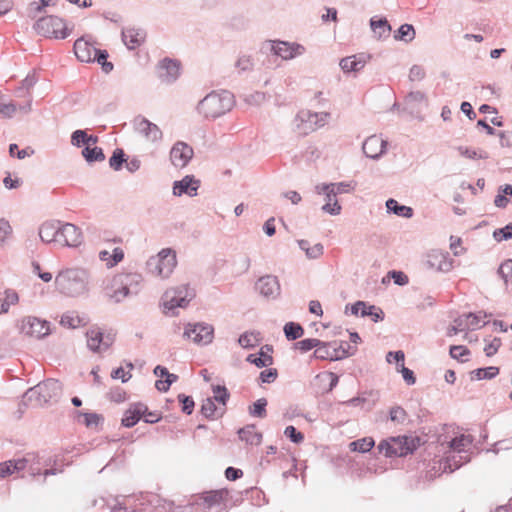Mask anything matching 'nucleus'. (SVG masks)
Instances as JSON below:
<instances>
[{"label":"nucleus","mask_w":512,"mask_h":512,"mask_svg":"<svg viewBox=\"0 0 512 512\" xmlns=\"http://www.w3.org/2000/svg\"><path fill=\"white\" fill-rule=\"evenodd\" d=\"M143 278L135 272H119L109 278L104 285L105 295L114 302H120L129 295L137 294Z\"/></svg>","instance_id":"1"},{"label":"nucleus","mask_w":512,"mask_h":512,"mask_svg":"<svg viewBox=\"0 0 512 512\" xmlns=\"http://www.w3.org/2000/svg\"><path fill=\"white\" fill-rule=\"evenodd\" d=\"M89 273L79 267L61 270L55 277L56 289L69 297L79 296L88 290Z\"/></svg>","instance_id":"2"},{"label":"nucleus","mask_w":512,"mask_h":512,"mask_svg":"<svg viewBox=\"0 0 512 512\" xmlns=\"http://www.w3.org/2000/svg\"><path fill=\"white\" fill-rule=\"evenodd\" d=\"M473 443V437L470 434L459 433L448 442L449 450L446 457L441 462L443 464V472H453L467 463L470 458L467 455L468 450Z\"/></svg>","instance_id":"3"},{"label":"nucleus","mask_w":512,"mask_h":512,"mask_svg":"<svg viewBox=\"0 0 512 512\" xmlns=\"http://www.w3.org/2000/svg\"><path fill=\"white\" fill-rule=\"evenodd\" d=\"M234 103V96L230 92H212L199 102L197 110L205 118L214 119L230 111Z\"/></svg>","instance_id":"4"},{"label":"nucleus","mask_w":512,"mask_h":512,"mask_svg":"<svg viewBox=\"0 0 512 512\" xmlns=\"http://www.w3.org/2000/svg\"><path fill=\"white\" fill-rule=\"evenodd\" d=\"M34 29L46 38L65 39L72 33L73 26L61 17L50 15L37 20Z\"/></svg>","instance_id":"5"},{"label":"nucleus","mask_w":512,"mask_h":512,"mask_svg":"<svg viewBox=\"0 0 512 512\" xmlns=\"http://www.w3.org/2000/svg\"><path fill=\"white\" fill-rule=\"evenodd\" d=\"M420 445V438L413 436L391 437L379 444V450L387 457H403L413 453Z\"/></svg>","instance_id":"6"},{"label":"nucleus","mask_w":512,"mask_h":512,"mask_svg":"<svg viewBox=\"0 0 512 512\" xmlns=\"http://www.w3.org/2000/svg\"><path fill=\"white\" fill-rule=\"evenodd\" d=\"M176 265V253L170 248L162 249L156 256L151 257L147 262L149 272L160 278L169 277Z\"/></svg>","instance_id":"7"},{"label":"nucleus","mask_w":512,"mask_h":512,"mask_svg":"<svg viewBox=\"0 0 512 512\" xmlns=\"http://www.w3.org/2000/svg\"><path fill=\"white\" fill-rule=\"evenodd\" d=\"M330 114L326 112L315 113L310 110H301L295 119V127L299 135H307L323 127L329 120Z\"/></svg>","instance_id":"8"},{"label":"nucleus","mask_w":512,"mask_h":512,"mask_svg":"<svg viewBox=\"0 0 512 512\" xmlns=\"http://www.w3.org/2000/svg\"><path fill=\"white\" fill-rule=\"evenodd\" d=\"M193 293L188 285H180L165 291L162 297V305L165 310H174L177 307H185Z\"/></svg>","instance_id":"9"},{"label":"nucleus","mask_w":512,"mask_h":512,"mask_svg":"<svg viewBox=\"0 0 512 512\" xmlns=\"http://www.w3.org/2000/svg\"><path fill=\"white\" fill-rule=\"evenodd\" d=\"M62 391V386L57 380L49 379L45 382L39 383L34 388L30 389L31 395L37 396L40 403H47L57 400Z\"/></svg>","instance_id":"10"},{"label":"nucleus","mask_w":512,"mask_h":512,"mask_svg":"<svg viewBox=\"0 0 512 512\" xmlns=\"http://www.w3.org/2000/svg\"><path fill=\"white\" fill-rule=\"evenodd\" d=\"M115 335L109 331L104 332L99 327H93L87 332V345L93 351H104L114 342Z\"/></svg>","instance_id":"11"},{"label":"nucleus","mask_w":512,"mask_h":512,"mask_svg":"<svg viewBox=\"0 0 512 512\" xmlns=\"http://www.w3.org/2000/svg\"><path fill=\"white\" fill-rule=\"evenodd\" d=\"M213 327L207 324H188L184 331V337L196 344L206 345L212 342Z\"/></svg>","instance_id":"12"},{"label":"nucleus","mask_w":512,"mask_h":512,"mask_svg":"<svg viewBox=\"0 0 512 512\" xmlns=\"http://www.w3.org/2000/svg\"><path fill=\"white\" fill-rule=\"evenodd\" d=\"M271 51L283 60H291L305 52V47L299 43L272 40Z\"/></svg>","instance_id":"13"},{"label":"nucleus","mask_w":512,"mask_h":512,"mask_svg":"<svg viewBox=\"0 0 512 512\" xmlns=\"http://www.w3.org/2000/svg\"><path fill=\"white\" fill-rule=\"evenodd\" d=\"M193 148L183 141L176 142L170 150V161L176 168H184L193 158Z\"/></svg>","instance_id":"14"},{"label":"nucleus","mask_w":512,"mask_h":512,"mask_svg":"<svg viewBox=\"0 0 512 512\" xmlns=\"http://www.w3.org/2000/svg\"><path fill=\"white\" fill-rule=\"evenodd\" d=\"M21 331L27 336L39 339L50 333V326L45 320L27 317L21 322Z\"/></svg>","instance_id":"15"},{"label":"nucleus","mask_w":512,"mask_h":512,"mask_svg":"<svg viewBox=\"0 0 512 512\" xmlns=\"http://www.w3.org/2000/svg\"><path fill=\"white\" fill-rule=\"evenodd\" d=\"M347 356L345 348L337 343H324L319 340V345L316 346L314 357L321 360H338Z\"/></svg>","instance_id":"16"},{"label":"nucleus","mask_w":512,"mask_h":512,"mask_svg":"<svg viewBox=\"0 0 512 512\" xmlns=\"http://www.w3.org/2000/svg\"><path fill=\"white\" fill-rule=\"evenodd\" d=\"M180 67L178 60L164 58L157 65L158 76L165 82H172L180 75Z\"/></svg>","instance_id":"17"},{"label":"nucleus","mask_w":512,"mask_h":512,"mask_svg":"<svg viewBox=\"0 0 512 512\" xmlns=\"http://www.w3.org/2000/svg\"><path fill=\"white\" fill-rule=\"evenodd\" d=\"M427 264L432 269L447 272L452 269L453 260L448 252L435 249L427 255Z\"/></svg>","instance_id":"18"},{"label":"nucleus","mask_w":512,"mask_h":512,"mask_svg":"<svg viewBox=\"0 0 512 512\" xmlns=\"http://www.w3.org/2000/svg\"><path fill=\"white\" fill-rule=\"evenodd\" d=\"M135 128L138 133H140L146 138V140L150 142H157L162 139L163 134L160 128L145 118H137L135 120Z\"/></svg>","instance_id":"19"},{"label":"nucleus","mask_w":512,"mask_h":512,"mask_svg":"<svg viewBox=\"0 0 512 512\" xmlns=\"http://www.w3.org/2000/svg\"><path fill=\"white\" fill-rule=\"evenodd\" d=\"M98 49L91 43L80 38L74 43V53L81 62H93L98 55Z\"/></svg>","instance_id":"20"},{"label":"nucleus","mask_w":512,"mask_h":512,"mask_svg":"<svg viewBox=\"0 0 512 512\" xmlns=\"http://www.w3.org/2000/svg\"><path fill=\"white\" fill-rule=\"evenodd\" d=\"M59 242L76 247L82 242V233L74 224L66 223L61 226Z\"/></svg>","instance_id":"21"},{"label":"nucleus","mask_w":512,"mask_h":512,"mask_svg":"<svg viewBox=\"0 0 512 512\" xmlns=\"http://www.w3.org/2000/svg\"><path fill=\"white\" fill-rule=\"evenodd\" d=\"M386 141L377 135L368 137L363 143V152L367 157L377 158L384 152Z\"/></svg>","instance_id":"22"},{"label":"nucleus","mask_w":512,"mask_h":512,"mask_svg":"<svg viewBox=\"0 0 512 512\" xmlns=\"http://www.w3.org/2000/svg\"><path fill=\"white\" fill-rule=\"evenodd\" d=\"M370 56L364 53L352 55L341 59L340 67L345 73L357 72L364 68Z\"/></svg>","instance_id":"23"},{"label":"nucleus","mask_w":512,"mask_h":512,"mask_svg":"<svg viewBox=\"0 0 512 512\" xmlns=\"http://www.w3.org/2000/svg\"><path fill=\"white\" fill-rule=\"evenodd\" d=\"M147 412V406L142 403H135L124 412L122 417V425L125 427H133L142 419L143 413Z\"/></svg>","instance_id":"24"},{"label":"nucleus","mask_w":512,"mask_h":512,"mask_svg":"<svg viewBox=\"0 0 512 512\" xmlns=\"http://www.w3.org/2000/svg\"><path fill=\"white\" fill-rule=\"evenodd\" d=\"M199 188V180L192 176H185L181 181H177L173 186L174 195L181 196L188 194L190 196L196 195Z\"/></svg>","instance_id":"25"},{"label":"nucleus","mask_w":512,"mask_h":512,"mask_svg":"<svg viewBox=\"0 0 512 512\" xmlns=\"http://www.w3.org/2000/svg\"><path fill=\"white\" fill-rule=\"evenodd\" d=\"M272 353V346L264 345L258 353L248 355L246 360L259 368L268 367L273 364Z\"/></svg>","instance_id":"26"},{"label":"nucleus","mask_w":512,"mask_h":512,"mask_svg":"<svg viewBox=\"0 0 512 512\" xmlns=\"http://www.w3.org/2000/svg\"><path fill=\"white\" fill-rule=\"evenodd\" d=\"M89 318L85 314H79L76 311H69L62 315L60 324L69 329H76L85 326Z\"/></svg>","instance_id":"27"},{"label":"nucleus","mask_w":512,"mask_h":512,"mask_svg":"<svg viewBox=\"0 0 512 512\" xmlns=\"http://www.w3.org/2000/svg\"><path fill=\"white\" fill-rule=\"evenodd\" d=\"M61 227L58 223L47 221L44 222L39 229V236L43 242L51 243L58 241L60 238Z\"/></svg>","instance_id":"28"},{"label":"nucleus","mask_w":512,"mask_h":512,"mask_svg":"<svg viewBox=\"0 0 512 512\" xmlns=\"http://www.w3.org/2000/svg\"><path fill=\"white\" fill-rule=\"evenodd\" d=\"M123 41L129 49H135L140 46L145 40V34L143 31L128 28L122 32Z\"/></svg>","instance_id":"29"},{"label":"nucleus","mask_w":512,"mask_h":512,"mask_svg":"<svg viewBox=\"0 0 512 512\" xmlns=\"http://www.w3.org/2000/svg\"><path fill=\"white\" fill-rule=\"evenodd\" d=\"M99 259L106 264L108 268H113L124 259V250L116 247L112 253L107 250L99 252Z\"/></svg>","instance_id":"30"},{"label":"nucleus","mask_w":512,"mask_h":512,"mask_svg":"<svg viewBox=\"0 0 512 512\" xmlns=\"http://www.w3.org/2000/svg\"><path fill=\"white\" fill-rule=\"evenodd\" d=\"M350 184L338 183V184H323L318 185L316 187L317 192L319 194H324L328 197L329 201L332 200V197H336L338 193L348 192L350 190Z\"/></svg>","instance_id":"31"},{"label":"nucleus","mask_w":512,"mask_h":512,"mask_svg":"<svg viewBox=\"0 0 512 512\" xmlns=\"http://www.w3.org/2000/svg\"><path fill=\"white\" fill-rule=\"evenodd\" d=\"M154 374L157 377H166L165 380H157L156 381V388L159 391H167L170 387V385L177 380V376L175 374H171L168 372V370L165 367L157 366L154 369Z\"/></svg>","instance_id":"32"},{"label":"nucleus","mask_w":512,"mask_h":512,"mask_svg":"<svg viewBox=\"0 0 512 512\" xmlns=\"http://www.w3.org/2000/svg\"><path fill=\"white\" fill-rule=\"evenodd\" d=\"M238 434L242 441L250 445H259L262 441V434L257 431L255 425H248L240 429Z\"/></svg>","instance_id":"33"},{"label":"nucleus","mask_w":512,"mask_h":512,"mask_svg":"<svg viewBox=\"0 0 512 512\" xmlns=\"http://www.w3.org/2000/svg\"><path fill=\"white\" fill-rule=\"evenodd\" d=\"M27 464L26 459H18V460H9L3 463H0V476L6 477L12 475L15 472L21 471L25 469Z\"/></svg>","instance_id":"34"},{"label":"nucleus","mask_w":512,"mask_h":512,"mask_svg":"<svg viewBox=\"0 0 512 512\" xmlns=\"http://www.w3.org/2000/svg\"><path fill=\"white\" fill-rule=\"evenodd\" d=\"M201 412L207 418H214L224 412V407L218 405L211 397H208L202 403Z\"/></svg>","instance_id":"35"},{"label":"nucleus","mask_w":512,"mask_h":512,"mask_svg":"<svg viewBox=\"0 0 512 512\" xmlns=\"http://www.w3.org/2000/svg\"><path fill=\"white\" fill-rule=\"evenodd\" d=\"M258 288L263 295L271 296L277 292L279 285L275 277L265 276L259 279Z\"/></svg>","instance_id":"36"},{"label":"nucleus","mask_w":512,"mask_h":512,"mask_svg":"<svg viewBox=\"0 0 512 512\" xmlns=\"http://www.w3.org/2000/svg\"><path fill=\"white\" fill-rule=\"evenodd\" d=\"M352 313L355 315L372 316L374 321L380 318L381 311L374 306H367L364 302L359 301L352 306Z\"/></svg>","instance_id":"37"},{"label":"nucleus","mask_w":512,"mask_h":512,"mask_svg":"<svg viewBox=\"0 0 512 512\" xmlns=\"http://www.w3.org/2000/svg\"><path fill=\"white\" fill-rule=\"evenodd\" d=\"M262 341L261 334L256 331L245 332L239 337V344L243 348H253Z\"/></svg>","instance_id":"38"},{"label":"nucleus","mask_w":512,"mask_h":512,"mask_svg":"<svg viewBox=\"0 0 512 512\" xmlns=\"http://www.w3.org/2000/svg\"><path fill=\"white\" fill-rule=\"evenodd\" d=\"M387 209L393 211L396 215L410 218L413 215L412 208L404 205H399L394 199H389L386 202Z\"/></svg>","instance_id":"39"},{"label":"nucleus","mask_w":512,"mask_h":512,"mask_svg":"<svg viewBox=\"0 0 512 512\" xmlns=\"http://www.w3.org/2000/svg\"><path fill=\"white\" fill-rule=\"evenodd\" d=\"M371 28L378 38L387 37L391 31L386 19H371Z\"/></svg>","instance_id":"40"},{"label":"nucleus","mask_w":512,"mask_h":512,"mask_svg":"<svg viewBox=\"0 0 512 512\" xmlns=\"http://www.w3.org/2000/svg\"><path fill=\"white\" fill-rule=\"evenodd\" d=\"M92 145L93 144H89L82 151L84 158L88 162L104 160L105 156H104L102 149L97 146H92Z\"/></svg>","instance_id":"41"},{"label":"nucleus","mask_w":512,"mask_h":512,"mask_svg":"<svg viewBox=\"0 0 512 512\" xmlns=\"http://www.w3.org/2000/svg\"><path fill=\"white\" fill-rule=\"evenodd\" d=\"M284 333L287 339L296 340L304 334V329L298 323L289 322L284 326Z\"/></svg>","instance_id":"42"},{"label":"nucleus","mask_w":512,"mask_h":512,"mask_svg":"<svg viewBox=\"0 0 512 512\" xmlns=\"http://www.w3.org/2000/svg\"><path fill=\"white\" fill-rule=\"evenodd\" d=\"M96 141V137L87 135V133L83 130H76L72 134V143L76 146H80L81 144H85L86 146H88L89 144H95Z\"/></svg>","instance_id":"43"},{"label":"nucleus","mask_w":512,"mask_h":512,"mask_svg":"<svg viewBox=\"0 0 512 512\" xmlns=\"http://www.w3.org/2000/svg\"><path fill=\"white\" fill-rule=\"evenodd\" d=\"M212 392L213 397L211 398L214 399L218 403V405H221L222 407L225 408L226 402L229 398V393L226 387L221 385H213Z\"/></svg>","instance_id":"44"},{"label":"nucleus","mask_w":512,"mask_h":512,"mask_svg":"<svg viewBox=\"0 0 512 512\" xmlns=\"http://www.w3.org/2000/svg\"><path fill=\"white\" fill-rule=\"evenodd\" d=\"M57 4V0H40V2H32L29 5L28 13L31 17L37 16L46 7H53Z\"/></svg>","instance_id":"45"},{"label":"nucleus","mask_w":512,"mask_h":512,"mask_svg":"<svg viewBox=\"0 0 512 512\" xmlns=\"http://www.w3.org/2000/svg\"><path fill=\"white\" fill-rule=\"evenodd\" d=\"M415 37V30L410 24H403L397 31L395 35V39L409 42L412 41Z\"/></svg>","instance_id":"46"},{"label":"nucleus","mask_w":512,"mask_h":512,"mask_svg":"<svg viewBox=\"0 0 512 512\" xmlns=\"http://www.w3.org/2000/svg\"><path fill=\"white\" fill-rule=\"evenodd\" d=\"M374 444H375V442H374L373 438L365 437V438H362V439L352 442L350 444V447L353 451L368 452L373 448Z\"/></svg>","instance_id":"47"},{"label":"nucleus","mask_w":512,"mask_h":512,"mask_svg":"<svg viewBox=\"0 0 512 512\" xmlns=\"http://www.w3.org/2000/svg\"><path fill=\"white\" fill-rule=\"evenodd\" d=\"M78 417L83 419L82 422L87 427H96L103 420V417L96 413H81V412H79Z\"/></svg>","instance_id":"48"},{"label":"nucleus","mask_w":512,"mask_h":512,"mask_svg":"<svg viewBox=\"0 0 512 512\" xmlns=\"http://www.w3.org/2000/svg\"><path fill=\"white\" fill-rule=\"evenodd\" d=\"M458 151L461 156H464L469 159H483L487 157L484 151L476 150L469 147L460 146L458 147Z\"/></svg>","instance_id":"49"},{"label":"nucleus","mask_w":512,"mask_h":512,"mask_svg":"<svg viewBox=\"0 0 512 512\" xmlns=\"http://www.w3.org/2000/svg\"><path fill=\"white\" fill-rule=\"evenodd\" d=\"M470 355V350L463 345H454L450 347V356L459 361H466L464 357Z\"/></svg>","instance_id":"50"},{"label":"nucleus","mask_w":512,"mask_h":512,"mask_svg":"<svg viewBox=\"0 0 512 512\" xmlns=\"http://www.w3.org/2000/svg\"><path fill=\"white\" fill-rule=\"evenodd\" d=\"M498 273L502 276L505 284L512 282V260H505L500 265Z\"/></svg>","instance_id":"51"},{"label":"nucleus","mask_w":512,"mask_h":512,"mask_svg":"<svg viewBox=\"0 0 512 512\" xmlns=\"http://www.w3.org/2000/svg\"><path fill=\"white\" fill-rule=\"evenodd\" d=\"M390 420L394 423L401 424L406 420L407 413L400 406H394L390 410Z\"/></svg>","instance_id":"52"},{"label":"nucleus","mask_w":512,"mask_h":512,"mask_svg":"<svg viewBox=\"0 0 512 512\" xmlns=\"http://www.w3.org/2000/svg\"><path fill=\"white\" fill-rule=\"evenodd\" d=\"M307 245H308V242L306 240L299 241V246L301 247V249L306 251V254L308 257L317 258L318 256H320L322 254V252H323L322 245L317 244L314 247H312L311 249L308 248Z\"/></svg>","instance_id":"53"},{"label":"nucleus","mask_w":512,"mask_h":512,"mask_svg":"<svg viewBox=\"0 0 512 512\" xmlns=\"http://www.w3.org/2000/svg\"><path fill=\"white\" fill-rule=\"evenodd\" d=\"M12 227L5 219H0V244H4L12 235Z\"/></svg>","instance_id":"54"},{"label":"nucleus","mask_w":512,"mask_h":512,"mask_svg":"<svg viewBox=\"0 0 512 512\" xmlns=\"http://www.w3.org/2000/svg\"><path fill=\"white\" fill-rule=\"evenodd\" d=\"M323 211L329 213L331 215H338L341 212V206L339 205L336 197H332V200L329 201L326 196V203L322 207Z\"/></svg>","instance_id":"55"},{"label":"nucleus","mask_w":512,"mask_h":512,"mask_svg":"<svg viewBox=\"0 0 512 512\" xmlns=\"http://www.w3.org/2000/svg\"><path fill=\"white\" fill-rule=\"evenodd\" d=\"M125 161L124 152L121 149H117L114 151L112 157L109 159V165L114 170H119Z\"/></svg>","instance_id":"56"},{"label":"nucleus","mask_w":512,"mask_h":512,"mask_svg":"<svg viewBox=\"0 0 512 512\" xmlns=\"http://www.w3.org/2000/svg\"><path fill=\"white\" fill-rule=\"evenodd\" d=\"M9 153L12 157H17L18 159H24L26 157L31 156L34 153V151L31 148H25V149L19 150V148L16 144H11L9 147Z\"/></svg>","instance_id":"57"},{"label":"nucleus","mask_w":512,"mask_h":512,"mask_svg":"<svg viewBox=\"0 0 512 512\" xmlns=\"http://www.w3.org/2000/svg\"><path fill=\"white\" fill-rule=\"evenodd\" d=\"M108 53L105 50H99L95 61L99 63L104 72L108 73L113 69V64L107 61Z\"/></svg>","instance_id":"58"},{"label":"nucleus","mask_w":512,"mask_h":512,"mask_svg":"<svg viewBox=\"0 0 512 512\" xmlns=\"http://www.w3.org/2000/svg\"><path fill=\"white\" fill-rule=\"evenodd\" d=\"M319 345V339H304L295 344V348L301 352H307Z\"/></svg>","instance_id":"59"},{"label":"nucleus","mask_w":512,"mask_h":512,"mask_svg":"<svg viewBox=\"0 0 512 512\" xmlns=\"http://www.w3.org/2000/svg\"><path fill=\"white\" fill-rule=\"evenodd\" d=\"M499 368L497 367H487V368H480L476 370V377L478 379H491L498 375Z\"/></svg>","instance_id":"60"},{"label":"nucleus","mask_w":512,"mask_h":512,"mask_svg":"<svg viewBox=\"0 0 512 512\" xmlns=\"http://www.w3.org/2000/svg\"><path fill=\"white\" fill-rule=\"evenodd\" d=\"M493 236L498 242L510 239L512 237V224L495 230Z\"/></svg>","instance_id":"61"},{"label":"nucleus","mask_w":512,"mask_h":512,"mask_svg":"<svg viewBox=\"0 0 512 512\" xmlns=\"http://www.w3.org/2000/svg\"><path fill=\"white\" fill-rule=\"evenodd\" d=\"M501 345H502V342H501L500 338H497V337L493 338L484 347V352H485L486 356L491 357V356L495 355L498 352Z\"/></svg>","instance_id":"62"},{"label":"nucleus","mask_w":512,"mask_h":512,"mask_svg":"<svg viewBox=\"0 0 512 512\" xmlns=\"http://www.w3.org/2000/svg\"><path fill=\"white\" fill-rule=\"evenodd\" d=\"M266 405H267V402L265 399H259L257 400L254 404H253V407L251 408V414L253 416H257V417H264L266 415Z\"/></svg>","instance_id":"63"},{"label":"nucleus","mask_w":512,"mask_h":512,"mask_svg":"<svg viewBox=\"0 0 512 512\" xmlns=\"http://www.w3.org/2000/svg\"><path fill=\"white\" fill-rule=\"evenodd\" d=\"M450 249L453 251L455 256L461 255L465 252V248L462 246V240L459 237H450Z\"/></svg>","instance_id":"64"}]
</instances>
